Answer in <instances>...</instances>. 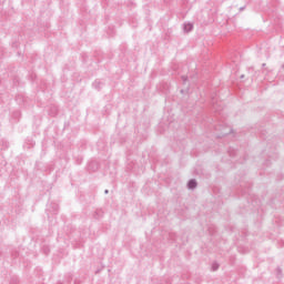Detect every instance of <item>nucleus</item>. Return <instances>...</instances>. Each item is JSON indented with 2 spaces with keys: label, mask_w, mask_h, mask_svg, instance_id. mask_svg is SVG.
<instances>
[{
  "label": "nucleus",
  "mask_w": 284,
  "mask_h": 284,
  "mask_svg": "<svg viewBox=\"0 0 284 284\" xmlns=\"http://www.w3.org/2000/svg\"><path fill=\"white\" fill-rule=\"evenodd\" d=\"M194 187H196V181L191 180V181L189 182V189H190V190H194Z\"/></svg>",
  "instance_id": "obj_1"
},
{
  "label": "nucleus",
  "mask_w": 284,
  "mask_h": 284,
  "mask_svg": "<svg viewBox=\"0 0 284 284\" xmlns=\"http://www.w3.org/2000/svg\"><path fill=\"white\" fill-rule=\"evenodd\" d=\"M192 28H193V26L191 23H187V24L184 26V30L186 32H190V30H192Z\"/></svg>",
  "instance_id": "obj_2"
}]
</instances>
